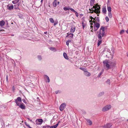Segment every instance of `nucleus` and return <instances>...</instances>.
Returning <instances> with one entry per match:
<instances>
[{
  "mask_svg": "<svg viewBox=\"0 0 128 128\" xmlns=\"http://www.w3.org/2000/svg\"><path fill=\"white\" fill-rule=\"evenodd\" d=\"M99 33L98 36V38L99 39L98 41L97 45L98 46L102 43V40H101L102 37H103L105 34L104 28L103 26H101Z\"/></svg>",
  "mask_w": 128,
  "mask_h": 128,
  "instance_id": "f257e3e1",
  "label": "nucleus"
},
{
  "mask_svg": "<svg viewBox=\"0 0 128 128\" xmlns=\"http://www.w3.org/2000/svg\"><path fill=\"white\" fill-rule=\"evenodd\" d=\"M15 102L16 104L19 107L22 109H24L25 108V105L23 103L20 104L19 102H21L22 101V98L20 97H18L16 99H14Z\"/></svg>",
  "mask_w": 128,
  "mask_h": 128,
  "instance_id": "f03ea898",
  "label": "nucleus"
},
{
  "mask_svg": "<svg viewBox=\"0 0 128 128\" xmlns=\"http://www.w3.org/2000/svg\"><path fill=\"white\" fill-rule=\"evenodd\" d=\"M103 63L104 64V66H106L107 69V70H108L109 69H110V65L109 64V62L107 60H106L103 62Z\"/></svg>",
  "mask_w": 128,
  "mask_h": 128,
  "instance_id": "7ed1b4c3",
  "label": "nucleus"
},
{
  "mask_svg": "<svg viewBox=\"0 0 128 128\" xmlns=\"http://www.w3.org/2000/svg\"><path fill=\"white\" fill-rule=\"evenodd\" d=\"M111 108V106L110 105H108L102 108V111L103 112H105L110 110Z\"/></svg>",
  "mask_w": 128,
  "mask_h": 128,
  "instance_id": "20e7f679",
  "label": "nucleus"
},
{
  "mask_svg": "<svg viewBox=\"0 0 128 128\" xmlns=\"http://www.w3.org/2000/svg\"><path fill=\"white\" fill-rule=\"evenodd\" d=\"M43 122L42 119H37L36 121V124L37 125H40L42 124Z\"/></svg>",
  "mask_w": 128,
  "mask_h": 128,
  "instance_id": "39448f33",
  "label": "nucleus"
},
{
  "mask_svg": "<svg viewBox=\"0 0 128 128\" xmlns=\"http://www.w3.org/2000/svg\"><path fill=\"white\" fill-rule=\"evenodd\" d=\"M66 104L65 103L62 104L60 106V111H62L64 109L66 106Z\"/></svg>",
  "mask_w": 128,
  "mask_h": 128,
  "instance_id": "423d86ee",
  "label": "nucleus"
},
{
  "mask_svg": "<svg viewBox=\"0 0 128 128\" xmlns=\"http://www.w3.org/2000/svg\"><path fill=\"white\" fill-rule=\"evenodd\" d=\"M112 126L111 124L109 123L105 125L103 127V128H110Z\"/></svg>",
  "mask_w": 128,
  "mask_h": 128,
  "instance_id": "0eeeda50",
  "label": "nucleus"
},
{
  "mask_svg": "<svg viewBox=\"0 0 128 128\" xmlns=\"http://www.w3.org/2000/svg\"><path fill=\"white\" fill-rule=\"evenodd\" d=\"M100 5H98V6H96V10L97 11V12L98 14H99L100 13Z\"/></svg>",
  "mask_w": 128,
  "mask_h": 128,
  "instance_id": "6e6552de",
  "label": "nucleus"
},
{
  "mask_svg": "<svg viewBox=\"0 0 128 128\" xmlns=\"http://www.w3.org/2000/svg\"><path fill=\"white\" fill-rule=\"evenodd\" d=\"M84 74L85 76H89L91 75L90 73L88 72L87 71L84 72Z\"/></svg>",
  "mask_w": 128,
  "mask_h": 128,
  "instance_id": "1a4fd4ad",
  "label": "nucleus"
},
{
  "mask_svg": "<svg viewBox=\"0 0 128 128\" xmlns=\"http://www.w3.org/2000/svg\"><path fill=\"white\" fill-rule=\"evenodd\" d=\"M109 64L111 66H112V67H114L116 65V63L114 62H110Z\"/></svg>",
  "mask_w": 128,
  "mask_h": 128,
  "instance_id": "9d476101",
  "label": "nucleus"
},
{
  "mask_svg": "<svg viewBox=\"0 0 128 128\" xmlns=\"http://www.w3.org/2000/svg\"><path fill=\"white\" fill-rule=\"evenodd\" d=\"M59 122L60 121H59L58 123L55 125L50 126V128H56L58 125Z\"/></svg>",
  "mask_w": 128,
  "mask_h": 128,
  "instance_id": "9b49d317",
  "label": "nucleus"
},
{
  "mask_svg": "<svg viewBox=\"0 0 128 128\" xmlns=\"http://www.w3.org/2000/svg\"><path fill=\"white\" fill-rule=\"evenodd\" d=\"M7 6L8 7V9L9 10H12L14 8V6L12 4L10 6H9V5H8Z\"/></svg>",
  "mask_w": 128,
  "mask_h": 128,
  "instance_id": "f8f14e48",
  "label": "nucleus"
},
{
  "mask_svg": "<svg viewBox=\"0 0 128 128\" xmlns=\"http://www.w3.org/2000/svg\"><path fill=\"white\" fill-rule=\"evenodd\" d=\"M57 1L56 0H54V1L53 2L52 4L54 7H56V6L57 5Z\"/></svg>",
  "mask_w": 128,
  "mask_h": 128,
  "instance_id": "ddd939ff",
  "label": "nucleus"
},
{
  "mask_svg": "<svg viewBox=\"0 0 128 128\" xmlns=\"http://www.w3.org/2000/svg\"><path fill=\"white\" fill-rule=\"evenodd\" d=\"M63 56L64 58L66 60H68V58L67 56V54L66 53L64 52L63 53Z\"/></svg>",
  "mask_w": 128,
  "mask_h": 128,
  "instance_id": "4468645a",
  "label": "nucleus"
},
{
  "mask_svg": "<svg viewBox=\"0 0 128 128\" xmlns=\"http://www.w3.org/2000/svg\"><path fill=\"white\" fill-rule=\"evenodd\" d=\"M104 94V92H102L99 93L98 95V97H100L102 96Z\"/></svg>",
  "mask_w": 128,
  "mask_h": 128,
  "instance_id": "2eb2a0df",
  "label": "nucleus"
},
{
  "mask_svg": "<svg viewBox=\"0 0 128 128\" xmlns=\"http://www.w3.org/2000/svg\"><path fill=\"white\" fill-rule=\"evenodd\" d=\"M100 25L99 23H96V24H94V26H95L97 28H98L100 27Z\"/></svg>",
  "mask_w": 128,
  "mask_h": 128,
  "instance_id": "dca6fc26",
  "label": "nucleus"
},
{
  "mask_svg": "<svg viewBox=\"0 0 128 128\" xmlns=\"http://www.w3.org/2000/svg\"><path fill=\"white\" fill-rule=\"evenodd\" d=\"M5 24L3 20L0 21V26H4V25Z\"/></svg>",
  "mask_w": 128,
  "mask_h": 128,
  "instance_id": "f3484780",
  "label": "nucleus"
},
{
  "mask_svg": "<svg viewBox=\"0 0 128 128\" xmlns=\"http://www.w3.org/2000/svg\"><path fill=\"white\" fill-rule=\"evenodd\" d=\"M102 12L103 13L106 14V8H102Z\"/></svg>",
  "mask_w": 128,
  "mask_h": 128,
  "instance_id": "a211bd4d",
  "label": "nucleus"
},
{
  "mask_svg": "<svg viewBox=\"0 0 128 128\" xmlns=\"http://www.w3.org/2000/svg\"><path fill=\"white\" fill-rule=\"evenodd\" d=\"M86 121L87 122L88 124L90 125H91L92 124V122L91 120L90 119H86Z\"/></svg>",
  "mask_w": 128,
  "mask_h": 128,
  "instance_id": "6ab92c4d",
  "label": "nucleus"
},
{
  "mask_svg": "<svg viewBox=\"0 0 128 128\" xmlns=\"http://www.w3.org/2000/svg\"><path fill=\"white\" fill-rule=\"evenodd\" d=\"M94 0H90V6H93L94 4Z\"/></svg>",
  "mask_w": 128,
  "mask_h": 128,
  "instance_id": "aec40b11",
  "label": "nucleus"
},
{
  "mask_svg": "<svg viewBox=\"0 0 128 128\" xmlns=\"http://www.w3.org/2000/svg\"><path fill=\"white\" fill-rule=\"evenodd\" d=\"M20 0H16L14 1H12V2L13 4H15L19 2Z\"/></svg>",
  "mask_w": 128,
  "mask_h": 128,
  "instance_id": "412c9836",
  "label": "nucleus"
},
{
  "mask_svg": "<svg viewBox=\"0 0 128 128\" xmlns=\"http://www.w3.org/2000/svg\"><path fill=\"white\" fill-rule=\"evenodd\" d=\"M94 20H95V21H97L98 22H99L100 20L99 17H95L94 18Z\"/></svg>",
  "mask_w": 128,
  "mask_h": 128,
  "instance_id": "4be33fe9",
  "label": "nucleus"
},
{
  "mask_svg": "<svg viewBox=\"0 0 128 128\" xmlns=\"http://www.w3.org/2000/svg\"><path fill=\"white\" fill-rule=\"evenodd\" d=\"M74 34H69V38H73Z\"/></svg>",
  "mask_w": 128,
  "mask_h": 128,
  "instance_id": "5701e85b",
  "label": "nucleus"
},
{
  "mask_svg": "<svg viewBox=\"0 0 128 128\" xmlns=\"http://www.w3.org/2000/svg\"><path fill=\"white\" fill-rule=\"evenodd\" d=\"M107 10L108 12H111V8L110 6L107 7Z\"/></svg>",
  "mask_w": 128,
  "mask_h": 128,
  "instance_id": "b1692460",
  "label": "nucleus"
},
{
  "mask_svg": "<svg viewBox=\"0 0 128 128\" xmlns=\"http://www.w3.org/2000/svg\"><path fill=\"white\" fill-rule=\"evenodd\" d=\"M75 28H72L70 30V32H71L73 33L75 31Z\"/></svg>",
  "mask_w": 128,
  "mask_h": 128,
  "instance_id": "393cba45",
  "label": "nucleus"
},
{
  "mask_svg": "<svg viewBox=\"0 0 128 128\" xmlns=\"http://www.w3.org/2000/svg\"><path fill=\"white\" fill-rule=\"evenodd\" d=\"M38 60H41L42 59V57L40 55H38Z\"/></svg>",
  "mask_w": 128,
  "mask_h": 128,
  "instance_id": "a878e982",
  "label": "nucleus"
},
{
  "mask_svg": "<svg viewBox=\"0 0 128 128\" xmlns=\"http://www.w3.org/2000/svg\"><path fill=\"white\" fill-rule=\"evenodd\" d=\"M52 51H56V50L55 48L54 47H51L49 48Z\"/></svg>",
  "mask_w": 128,
  "mask_h": 128,
  "instance_id": "bb28decb",
  "label": "nucleus"
},
{
  "mask_svg": "<svg viewBox=\"0 0 128 128\" xmlns=\"http://www.w3.org/2000/svg\"><path fill=\"white\" fill-rule=\"evenodd\" d=\"M82 24L83 26V29H84L85 26H86V24L85 23H84V22L83 21H82Z\"/></svg>",
  "mask_w": 128,
  "mask_h": 128,
  "instance_id": "cd10ccee",
  "label": "nucleus"
},
{
  "mask_svg": "<svg viewBox=\"0 0 128 128\" xmlns=\"http://www.w3.org/2000/svg\"><path fill=\"white\" fill-rule=\"evenodd\" d=\"M44 76H45L46 77V78L48 80V82H50V80L49 78V77H48V76L46 75H44Z\"/></svg>",
  "mask_w": 128,
  "mask_h": 128,
  "instance_id": "c85d7f7f",
  "label": "nucleus"
},
{
  "mask_svg": "<svg viewBox=\"0 0 128 128\" xmlns=\"http://www.w3.org/2000/svg\"><path fill=\"white\" fill-rule=\"evenodd\" d=\"M103 72V70H102V72H100L98 74V78H99L100 76L102 74Z\"/></svg>",
  "mask_w": 128,
  "mask_h": 128,
  "instance_id": "c756f323",
  "label": "nucleus"
},
{
  "mask_svg": "<svg viewBox=\"0 0 128 128\" xmlns=\"http://www.w3.org/2000/svg\"><path fill=\"white\" fill-rule=\"evenodd\" d=\"M50 21L52 23H54V21L53 19L52 18H50L49 19Z\"/></svg>",
  "mask_w": 128,
  "mask_h": 128,
  "instance_id": "7c9ffc66",
  "label": "nucleus"
},
{
  "mask_svg": "<svg viewBox=\"0 0 128 128\" xmlns=\"http://www.w3.org/2000/svg\"><path fill=\"white\" fill-rule=\"evenodd\" d=\"M42 128H50V126L48 125H46L43 126Z\"/></svg>",
  "mask_w": 128,
  "mask_h": 128,
  "instance_id": "2f4dec72",
  "label": "nucleus"
},
{
  "mask_svg": "<svg viewBox=\"0 0 128 128\" xmlns=\"http://www.w3.org/2000/svg\"><path fill=\"white\" fill-rule=\"evenodd\" d=\"M70 8H68L66 7H64L63 8V9L65 11H67L70 10Z\"/></svg>",
  "mask_w": 128,
  "mask_h": 128,
  "instance_id": "473e14b6",
  "label": "nucleus"
},
{
  "mask_svg": "<svg viewBox=\"0 0 128 128\" xmlns=\"http://www.w3.org/2000/svg\"><path fill=\"white\" fill-rule=\"evenodd\" d=\"M108 16L110 18H112V16L111 12H108Z\"/></svg>",
  "mask_w": 128,
  "mask_h": 128,
  "instance_id": "72a5a7b5",
  "label": "nucleus"
},
{
  "mask_svg": "<svg viewBox=\"0 0 128 128\" xmlns=\"http://www.w3.org/2000/svg\"><path fill=\"white\" fill-rule=\"evenodd\" d=\"M106 82L109 85H110V80L109 79H108Z\"/></svg>",
  "mask_w": 128,
  "mask_h": 128,
  "instance_id": "f704fd0d",
  "label": "nucleus"
},
{
  "mask_svg": "<svg viewBox=\"0 0 128 128\" xmlns=\"http://www.w3.org/2000/svg\"><path fill=\"white\" fill-rule=\"evenodd\" d=\"M92 11L94 12L95 13H96V14H98V12H97V11H96V9H95L94 10L92 9Z\"/></svg>",
  "mask_w": 128,
  "mask_h": 128,
  "instance_id": "c9c22d12",
  "label": "nucleus"
},
{
  "mask_svg": "<svg viewBox=\"0 0 128 128\" xmlns=\"http://www.w3.org/2000/svg\"><path fill=\"white\" fill-rule=\"evenodd\" d=\"M90 24L91 25V26H90V28H90V29H92V30H92V32H93V31L92 30H93V28H92L93 27V26H92V25L93 24L92 23H90Z\"/></svg>",
  "mask_w": 128,
  "mask_h": 128,
  "instance_id": "e433bc0d",
  "label": "nucleus"
},
{
  "mask_svg": "<svg viewBox=\"0 0 128 128\" xmlns=\"http://www.w3.org/2000/svg\"><path fill=\"white\" fill-rule=\"evenodd\" d=\"M69 9L70 10L74 12H76V11H75L74 9L72 8H70Z\"/></svg>",
  "mask_w": 128,
  "mask_h": 128,
  "instance_id": "4c0bfd02",
  "label": "nucleus"
},
{
  "mask_svg": "<svg viewBox=\"0 0 128 128\" xmlns=\"http://www.w3.org/2000/svg\"><path fill=\"white\" fill-rule=\"evenodd\" d=\"M105 19L107 22H108L109 20V18L108 16L105 18Z\"/></svg>",
  "mask_w": 128,
  "mask_h": 128,
  "instance_id": "58836bf2",
  "label": "nucleus"
},
{
  "mask_svg": "<svg viewBox=\"0 0 128 128\" xmlns=\"http://www.w3.org/2000/svg\"><path fill=\"white\" fill-rule=\"evenodd\" d=\"M98 28H96L95 26H94V32L96 31Z\"/></svg>",
  "mask_w": 128,
  "mask_h": 128,
  "instance_id": "ea45409f",
  "label": "nucleus"
},
{
  "mask_svg": "<svg viewBox=\"0 0 128 128\" xmlns=\"http://www.w3.org/2000/svg\"><path fill=\"white\" fill-rule=\"evenodd\" d=\"M124 32V30H122L120 32V34H123Z\"/></svg>",
  "mask_w": 128,
  "mask_h": 128,
  "instance_id": "a19ab883",
  "label": "nucleus"
},
{
  "mask_svg": "<svg viewBox=\"0 0 128 128\" xmlns=\"http://www.w3.org/2000/svg\"><path fill=\"white\" fill-rule=\"evenodd\" d=\"M76 15L77 17H78V12L76 11V12H75Z\"/></svg>",
  "mask_w": 128,
  "mask_h": 128,
  "instance_id": "79ce46f5",
  "label": "nucleus"
},
{
  "mask_svg": "<svg viewBox=\"0 0 128 128\" xmlns=\"http://www.w3.org/2000/svg\"><path fill=\"white\" fill-rule=\"evenodd\" d=\"M26 126L28 127L29 128H32L30 126V125L28 124H26Z\"/></svg>",
  "mask_w": 128,
  "mask_h": 128,
  "instance_id": "37998d69",
  "label": "nucleus"
},
{
  "mask_svg": "<svg viewBox=\"0 0 128 128\" xmlns=\"http://www.w3.org/2000/svg\"><path fill=\"white\" fill-rule=\"evenodd\" d=\"M22 100L23 101V102H24V103H25V104L26 103V102L25 100L24 99H22Z\"/></svg>",
  "mask_w": 128,
  "mask_h": 128,
  "instance_id": "c03bdc74",
  "label": "nucleus"
},
{
  "mask_svg": "<svg viewBox=\"0 0 128 128\" xmlns=\"http://www.w3.org/2000/svg\"><path fill=\"white\" fill-rule=\"evenodd\" d=\"M93 7L92 8V9H96V6H93Z\"/></svg>",
  "mask_w": 128,
  "mask_h": 128,
  "instance_id": "a18cd8bd",
  "label": "nucleus"
},
{
  "mask_svg": "<svg viewBox=\"0 0 128 128\" xmlns=\"http://www.w3.org/2000/svg\"><path fill=\"white\" fill-rule=\"evenodd\" d=\"M58 23V22H54V26H56V25Z\"/></svg>",
  "mask_w": 128,
  "mask_h": 128,
  "instance_id": "49530a36",
  "label": "nucleus"
},
{
  "mask_svg": "<svg viewBox=\"0 0 128 128\" xmlns=\"http://www.w3.org/2000/svg\"><path fill=\"white\" fill-rule=\"evenodd\" d=\"M90 19H91L92 20V19H93L94 20V18L93 17H92V16H90Z\"/></svg>",
  "mask_w": 128,
  "mask_h": 128,
  "instance_id": "de8ad7c7",
  "label": "nucleus"
},
{
  "mask_svg": "<svg viewBox=\"0 0 128 128\" xmlns=\"http://www.w3.org/2000/svg\"><path fill=\"white\" fill-rule=\"evenodd\" d=\"M66 44L68 46L69 44V43L67 41L66 42Z\"/></svg>",
  "mask_w": 128,
  "mask_h": 128,
  "instance_id": "09e8293b",
  "label": "nucleus"
},
{
  "mask_svg": "<svg viewBox=\"0 0 128 128\" xmlns=\"http://www.w3.org/2000/svg\"><path fill=\"white\" fill-rule=\"evenodd\" d=\"M84 68H80V69L81 70H84Z\"/></svg>",
  "mask_w": 128,
  "mask_h": 128,
  "instance_id": "8fccbe9b",
  "label": "nucleus"
},
{
  "mask_svg": "<svg viewBox=\"0 0 128 128\" xmlns=\"http://www.w3.org/2000/svg\"><path fill=\"white\" fill-rule=\"evenodd\" d=\"M84 70L83 71H84V72L87 71V70L86 68H84Z\"/></svg>",
  "mask_w": 128,
  "mask_h": 128,
  "instance_id": "3c124183",
  "label": "nucleus"
},
{
  "mask_svg": "<svg viewBox=\"0 0 128 128\" xmlns=\"http://www.w3.org/2000/svg\"><path fill=\"white\" fill-rule=\"evenodd\" d=\"M12 89L13 91H14V90H15V88L14 86H13L12 87Z\"/></svg>",
  "mask_w": 128,
  "mask_h": 128,
  "instance_id": "603ef678",
  "label": "nucleus"
},
{
  "mask_svg": "<svg viewBox=\"0 0 128 128\" xmlns=\"http://www.w3.org/2000/svg\"><path fill=\"white\" fill-rule=\"evenodd\" d=\"M27 119L28 120H30L31 122H32V120H30L29 118H28Z\"/></svg>",
  "mask_w": 128,
  "mask_h": 128,
  "instance_id": "864d4df0",
  "label": "nucleus"
},
{
  "mask_svg": "<svg viewBox=\"0 0 128 128\" xmlns=\"http://www.w3.org/2000/svg\"><path fill=\"white\" fill-rule=\"evenodd\" d=\"M67 41L69 43V42L70 43V42H71V40H68V41Z\"/></svg>",
  "mask_w": 128,
  "mask_h": 128,
  "instance_id": "5fc2aeb1",
  "label": "nucleus"
},
{
  "mask_svg": "<svg viewBox=\"0 0 128 128\" xmlns=\"http://www.w3.org/2000/svg\"><path fill=\"white\" fill-rule=\"evenodd\" d=\"M93 12V11H92V12H91V11H90V12H89V13H91V14H92L93 12Z\"/></svg>",
  "mask_w": 128,
  "mask_h": 128,
  "instance_id": "6e6d98bb",
  "label": "nucleus"
},
{
  "mask_svg": "<svg viewBox=\"0 0 128 128\" xmlns=\"http://www.w3.org/2000/svg\"><path fill=\"white\" fill-rule=\"evenodd\" d=\"M47 33H48L47 32H44V33L45 34H47Z\"/></svg>",
  "mask_w": 128,
  "mask_h": 128,
  "instance_id": "4d7b16f0",
  "label": "nucleus"
},
{
  "mask_svg": "<svg viewBox=\"0 0 128 128\" xmlns=\"http://www.w3.org/2000/svg\"><path fill=\"white\" fill-rule=\"evenodd\" d=\"M92 22L94 23V24H96V22L95 21H94V20L93 21H92Z\"/></svg>",
  "mask_w": 128,
  "mask_h": 128,
  "instance_id": "13d9d810",
  "label": "nucleus"
},
{
  "mask_svg": "<svg viewBox=\"0 0 128 128\" xmlns=\"http://www.w3.org/2000/svg\"><path fill=\"white\" fill-rule=\"evenodd\" d=\"M6 80L7 81L8 80V76H6Z\"/></svg>",
  "mask_w": 128,
  "mask_h": 128,
  "instance_id": "bf43d9fd",
  "label": "nucleus"
},
{
  "mask_svg": "<svg viewBox=\"0 0 128 128\" xmlns=\"http://www.w3.org/2000/svg\"><path fill=\"white\" fill-rule=\"evenodd\" d=\"M69 34L68 35H67L66 36V38H67V37H68V38H69Z\"/></svg>",
  "mask_w": 128,
  "mask_h": 128,
  "instance_id": "052dcab7",
  "label": "nucleus"
},
{
  "mask_svg": "<svg viewBox=\"0 0 128 128\" xmlns=\"http://www.w3.org/2000/svg\"><path fill=\"white\" fill-rule=\"evenodd\" d=\"M96 6H98V5H99L98 4H95Z\"/></svg>",
  "mask_w": 128,
  "mask_h": 128,
  "instance_id": "680f3d73",
  "label": "nucleus"
},
{
  "mask_svg": "<svg viewBox=\"0 0 128 128\" xmlns=\"http://www.w3.org/2000/svg\"><path fill=\"white\" fill-rule=\"evenodd\" d=\"M58 91H56L55 92V93L56 94H57L58 93Z\"/></svg>",
  "mask_w": 128,
  "mask_h": 128,
  "instance_id": "e2e57ef3",
  "label": "nucleus"
},
{
  "mask_svg": "<svg viewBox=\"0 0 128 128\" xmlns=\"http://www.w3.org/2000/svg\"><path fill=\"white\" fill-rule=\"evenodd\" d=\"M57 2V3L58 4H60V2Z\"/></svg>",
  "mask_w": 128,
  "mask_h": 128,
  "instance_id": "0e129e2a",
  "label": "nucleus"
},
{
  "mask_svg": "<svg viewBox=\"0 0 128 128\" xmlns=\"http://www.w3.org/2000/svg\"><path fill=\"white\" fill-rule=\"evenodd\" d=\"M92 22V20H90V22Z\"/></svg>",
  "mask_w": 128,
  "mask_h": 128,
  "instance_id": "69168bd1",
  "label": "nucleus"
},
{
  "mask_svg": "<svg viewBox=\"0 0 128 128\" xmlns=\"http://www.w3.org/2000/svg\"><path fill=\"white\" fill-rule=\"evenodd\" d=\"M126 32L127 34H128V30L126 31Z\"/></svg>",
  "mask_w": 128,
  "mask_h": 128,
  "instance_id": "338daca9",
  "label": "nucleus"
},
{
  "mask_svg": "<svg viewBox=\"0 0 128 128\" xmlns=\"http://www.w3.org/2000/svg\"><path fill=\"white\" fill-rule=\"evenodd\" d=\"M89 10L90 11H92V10L90 8L89 9Z\"/></svg>",
  "mask_w": 128,
  "mask_h": 128,
  "instance_id": "774afa93",
  "label": "nucleus"
}]
</instances>
